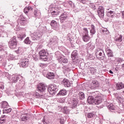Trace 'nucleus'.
<instances>
[{
    "instance_id": "14",
    "label": "nucleus",
    "mask_w": 124,
    "mask_h": 124,
    "mask_svg": "<svg viewBox=\"0 0 124 124\" xmlns=\"http://www.w3.org/2000/svg\"><path fill=\"white\" fill-rule=\"evenodd\" d=\"M50 25L52 27L53 30L57 31V30H59V28H60V25L59 23H58L56 21L52 20L50 23Z\"/></svg>"
},
{
    "instance_id": "48",
    "label": "nucleus",
    "mask_w": 124,
    "mask_h": 124,
    "mask_svg": "<svg viewBox=\"0 0 124 124\" xmlns=\"http://www.w3.org/2000/svg\"><path fill=\"white\" fill-rule=\"evenodd\" d=\"M117 98L118 100L119 101V102H120V103H122L123 100H124V98L121 97L120 96H118Z\"/></svg>"
},
{
    "instance_id": "27",
    "label": "nucleus",
    "mask_w": 124,
    "mask_h": 124,
    "mask_svg": "<svg viewBox=\"0 0 124 124\" xmlns=\"http://www.w3.org/2000/svg\"><path fill=\"white\" fill-rule=\"evenodd\" d=\"M46 77L48 79H54L55 78V75L53 73L49 72L46 75Z\"/></svg>"
},
{
    "instance_id": "17",
    "label": "nucleus",
    "mask_w": 124,
    "mask_h": 124,
    "mask_svg": "<svg viewBox=\"0 0 124 124\" xmlns=\"http://www.w3.org/2000/svg\"><path fill=\"white\" fill-rule=\"evenodd\" d=\"M78 102L76 100H73L71 104L70 103H68V105H69V107L70 108H72V109H74L76 108L77 107V104Z\"/></svg>"
},
{
    "instance_id": "52",
    "label": "nucleus",
    "mask_w": 124,
    "mask_h": 124,
    "mask_svg": "<svg viewBox=\"0 0 124 124\" xmlns=\"http://www.w3.org/2000/svg\"><path fill=\"white\" fill-rule=\"evenodd\" d=\"M90 7L93 9V10H96V7L95 6V5H94L93 3H92L90 4Z\"/></svg>"
},
{
    "instance_id": "2",
    "label": "nucleus",
    "mask_w": 124,
    "mask_h": 124,
    "mask_svg": "<svg viewBox=\"0 0 124 124\" xmlns=\"http://www.w3.org/2000/svg\"><path fill=\"white\" fill-rule=\"evenodd\" d=\"M55 58L57 59L60 63H67L68 60L67 59L60 51H56L55 52Z\"/></svg>"
},
{
    "instance_id": "25",
    "label": "nucleus",
    "mask_w": 124,
    "mask_h": 124,
    "mask_svg": "<svg viewBox=\"0 0 124 124\" xmlns=\"http://www.w3.org/2000/svg\"><path fill=\"white\" fill-rule=\"evenodd\" d=\"M33 14L34 17H37V18H40V17H41V13H40V11L37 10H34Z\"/></svg>"
},
{
    "instance_id": "55",
    "label": "nucleus",
    "mask_w": 124,
    "mask_h": 124,
    "mask_svg": "<svg viewBox=\"0 0 124 124\" xmlns=\"http://www.w3.org/2000/svg\"><path fill=\"white\" fill-rule=\"evenodd\" d=\"M4 89V85L1 83L0 82V89L3 90Z\"/></svg>"
},
{
    "instance_id": "15",
    "label": "nucleus",
    "mask_w": 124,
    "mask_h": 124,
    "mask_svg": "<svg viewBox=\"0 0 124 124\" xmlns=\"http://www.w3.org/2000/svg\"><path fill=\"white\" fill-rule=\"evenodd\" d=\"M33 8L31 6H28V7H25L24 9V12L26 15H31V12H32V10Z\"/></svg>"
},
{
    "instance_id": "30",
    "label": "nucleus",
    "mask_w": 124,
    "mask_h": 124,
    "mask_svg": "<svg viewBox=\"0 0 124 124\" xmlns=\"http://www.w3.org/2000/svg\"><path fill=\"white\" fill-rule=\"evenodd\" d=\"M107 15L108 17H111V18L114 17L115 16V12L110 11L107 13Z\"/></svg>"
},
{
    "instance_id": "50",
    "label": "nucleus",
    "mask_w": 124,
    "mask_h": 124,
    "mask_svg": "<svg viewBox=\"0 0 124 124\" xmlns=\"http://www.w3.org/2000/svg\"><path fill=\"white\" fill-rule=\"evenodd\" d=\"M55 10V7H54V5L53 4H51L50 6H49V11H52V10Z\"/></svg>"
},
{
    "instance_id": "60",
    "label": "nucleus",
    "mask_w": 124,
    "mask_h": 124,
    "mask_svg": "<svg viewBox=\"0 0 124 124\" xmlns=\"http://www.w3.org/2000/svg\"><path fill=\"white\" fill-rule=\"evenodd\" d=\"M1 51H4L3 49V47L1 46H0V52Z\"/></svg>"
},
{
    "instance_id": "8",
    "label": "nucleus",
    "mask_w": 124,
    "mask_h": 124,
    "mask_svg": "<svg viewBox=\"0 0 124 124\" xmlns=\"http://www.w3.org/2000/svg\"><path fill=\"white\" fill-rule=\"evenodd\" d=\"M59 41V39L57 36H54L51 37L48 41V45L51 47H53V46H55Z\"/></svg>"
},
{
    "instance_id": "61",
    "label": "nucleus",
    "mask_w": 124,
    "mask_h": 124,
    "mask_svg": "<svg viewBox=\"0 0 124 124\" xmlns=\"http://www.w3.org/2000/svg\"><path fill=\"white\" fill-rule=\"evenodd\" d=\"M121 103H122L123 106L124 107V100L122 101V102Z\"/></svg>"
},
{
    "instance_id": "58",
    "label": "nucleus",
    "mask_w": 124,
    "mask_h": 124,
    "mask_svg": "<svg viewBox=\"0 0 124 124\" xmlns=\"http://www.w3.org/2000/svg\"><path fill=\"white\" fill-rule=\"evenodd\" d=\"M17 51L19 53H21V52H22L23 51V49H22V47H18Z\"/></svg>"
},
{
    "instance_id": "59",
    "label": "nucleus",
    "mask_w": 124,
    "mask_h": 124,
    "mask_svg": "<svg viewBox=\"0 0 124 124\" xmlns=\"http://www.w3.org/2000/svg\"><path fill=\"white\" fill-rule=\"evenodd\" d=\"M80 2L85 4L86 3V0H79Z\"/></svg>"
},
{
    "instance_id": "26",
    "label": "nucleus",
    "mask_w": 124,
    "mask_h": 124,
    "mask_svg": "<svg viewBox=\"0 0 124 124\" xmlns=\"http://www.w3.org/2000/svg\"><path fill=\"white\" fill-rule=\"evenodd\" d=\"M7 119H8V117L5 115L2 116L0 118V124H3V123H5L6 121H7Z\"/></svg>"
},
{
    "instance_id": "7",
    "label": "nucleus",
    "mask_w": 124,
    "mask_h": 124,
    "mask_svg": "<svg viewBox=\"0 0 124 124\" xmlns=\"http://www.w3.org/2000/svg\"><path fill=\"white\" fill-rule=\"evenodd\" d=\"M31 36L32 40H38L42 36V32L37 31L31 33Z\"/></svg>"
},
{
    "instance_id": "12",
    "label": "nucleus",
    "mask_w": 124,
    "mask_h": 124,
    "mask_svg": "<svg viewBox=\"0 0 124 124\" xmlns=\"http://www.w3.org/2000/svg\"><path fill=\"white\" fill-rule=\"evenodd\" d=\"M97 13L100 18H103L104 17V8H103V6H100L98 8Z\"/></svg>"
},
{
    "instance_id": "29",
    "label": "nucleus",
    "mask_w": 124,
    "mask_h": 124,
    "mask_svg": "<svg viewBox=\"0 0 124 124\" xmlns=\"http://www.w3.org/2000/svg\"><path fill=\"white\" fill-rule=\"evenodd\" d=\"M82 39L83 41H84V42H88V41L90 40V36H89V35H87L86 34H83Z\"/></svg>"
},
{
    "instance_id": "41",
    "label": "nucleus",
    "mask_w": 124,
    "mask_h": 124,
    "mask_svg": "<svg viewBox=\"0 0 124 124\" xmlns=\"http://www.w3.org/2000/svg\"><path fill=\"white\" fill-rule=\"evenodd\" d=\"M108 108L109 110H112L114 111L115 110V106L113 105V104H110L108 106Z\"/></svg>"
},
{
    "instance_id": "1",
    "label": "nucleus",
    "mask_w": 124,
    "mask_h": 124,
    "mask_svg": "<svg viewBox=\"0 0 124 124\" xmlns=\"http://www.w3.org/2000/svg\"><path fill=\"white\" fill-rule=\"evenodd\" d=\"M91 95L94 96L95 99V104L98 105L102 103V101L104 99H106V96L101 94L99 92L96 91L95 92H92Z\"/></svg>"
},
{
    "instance_id": "35",
    "label": "nucleus",
    "mask_w": 124,
    "mask_h": 124,
    "mask_svg": "<svg viewBox=\"0 0 124 124\" xmlns=\"http://www.w3.org/2000/svg\"><path fill=\"white\" fill-rule=\"evenodd\" d=\"M119 37L117 38H116L114 39V41L115 43H118V42H121V41H123V39H122V35H118Z\"/></svg>"
},
{
    "instance_id": "10",
    "label": "nucleus",
    "mask_w": 124,
    "mask_h": 124,
    "mask_svg": "<svg viewBox=\"0 0 124 124\" xmlns=\"http://www.w3.org/2000/svg\"><path fill=\"white\" fill-rule=\"evenodd\" d=\"M60 19L61 23H64L66 22L68 19V13L66 12L62 13L60 16Z\"/></svg>"
},
{
    "instance_id": "23",
    "label": "nucleus",
    "mask_w": 124,
    "mask_h": 124,
    "mask_svg": "<svg viewBox=\"0 0 124 124\" xmlns=\"http://www.w3.org/2000/svg\"><path fill=\"white\" fill-rule=\"evenodd\" d=\"M20 79V77L17 76H13L11 78V81L13 83H17L18 80Z\"/></svg>"
},
{
    "instance_id": "51",
    "label": "nucleus",
    "mask_w": 124,
    "mask_h": 124,
    "mask_svg": "<svg viewBox=\"0 0 124 124\" xmlns=\"http://www.w3.org/2000/svg\"><path fill=\"white\" fill-rule=\"evenodd\" d=\"M83 31H84V32H83V34H87V35H89V31H88V29L87 28H84L83 29Z\"/></svg>"
},
{
    "instance_id": "37",
    "label": "nucleus",
    "mask_w": 124,
    "mask_h": 124,
    "mask_svg": "<svg viewBox=\"0 0 124 124\" xmlns=\"http://www.w3.org/2000/svg\"><path fill=\"white\" fill-rule=\"evenodd\" d=\"M58 94H60L61 95H65V94H66V90L65 89L61 90Z\"/></svg>"
},
{
    "instance_id": "9",
    "label": "nucleus",
    "mask_w": 124,
    "mask_h": 124,
    "mask_svg": "<svg viewBox=\"0 0 124 124\" xmlns=\"http://www.w3.org/2000/svg\"><path fill=\"white\" fill-rule=\"evenodd\" d=\"M29 59L27 58H22L21 60V62L20 63V66L23 67V68H26L29 66Z\"/></svg>"
},
{
    "instance_id": "64",
    "label": "nucleus",
    "mask_w": 124,
    "mask_h": 124,
    "mask_svg": "<svg viewBox=\"0 0 124 124\" xmlns=\"http://www.w3.org/2000/svg\"><path fill=\"white\" fill-rule=\"evenodd\" d=\"M123 93H124V91L123 92Z\"/></svg>"
},
{
    "instance_id": "44",
    "label": "nucleus",
    "mask_w": 124,
    "mask_h": 124,
    "mask_svg": "<svg viewBox=\"0 0 124 124\" xmlns=\"http://www.w3.org/2000/svg\"><path fill=\"white\" fill-rule=\"evenodd\" d=\"M20 119H21V121H27L28 117L26 115H22L20 116Z\"/></svg>"
},
{
    "instance_id": "11",
    "label": "nucleus",
    "mask_w": 124,
    "mask_h": 124,
    "mask_svg": "<svg viewBox=\"0 0 124 124\" xmlns=\"http://www.w3.org/2000/svg\"><path fill=\"white\" fill-rule=\"evenodd\" d=\"M46 89H47L46 85L41 83L38 85L37 88V90L39 93H44L46 91Z\"/></svg>"
},
{
    "instance_id": "43",
    "label": "nucleus",
    "mask_w": 124,
    "mask_h": 124,
    "mask_svg": "<svg viewBox=\"0 0 124 124\" xmlns=\"http://www.w3.org/2000/svg\"><path fill=\"white\" fill-rule=\"evenodd\" d=\"M69 109H68V108H67V107H64V111H63V113L64 114H69Z\"/></svg>"
},
{
    "instance_id": "31",
    "label": "nucleus",
    "mask_w": 124,
    "mask_h": 124,
    "mask_svg": "<svg viewBox=\"0 0 124 124\" xmlns=\"http://www.w3.org/2000/svg\"><path fill=\"white\" fill-rule=\"evenodd\" d=\"M114 62L115 64H119L121 63V62H124V59H123V58H116Z\"/></svg>"
},
{
    "instance_id": "22",
    "label": "nucleus",
    "mask_w": 124,
    "mask_h": 124,
    "mask_svg": "<svg viewBox=\"0 0 124 124\" xmlns=\"http://www.w3.org/2000/svg\"><path fill=\"white\" fill-rule=\"evenodd\" d=\"M124 84H123L122 82H119L116 84V90H122V89H124Z\"/></svg>"
},
{
    "instance_id": "33",
    "label": "nucleus",
    "mask_w": 124,
    "mask_h": 124,
    "mask_svg": "<svg viewBox=\"0 0 124 124\" xmlns=\"http://www.w3.org/2000/svg\"><path fill=\"white\" fill-rule=\"evenodd\" d=\"M62 68L63 69V73L70 71V68H69L67 66H63Z\"/></svg>"
},
{
    "instance_id": "53",
    "label": "nucleus",
    "mask_w": 124,
    "mask_h": 124,
    "mask_svg": "<svg viewBox=\"0 0 124 124\" xmlns=\"http://www.w3.org/2000/svg\"><path fill=\"white\" fill-rule=\"evenodd\" d=\"M39 66H40V67H42V68H44V67H47V64L41 63L39 64Z\"/></svg>"
},
{
    "instance_id": "36",
    "label": "nucleus",
    "mask_w": 124,
    "mask_h": 124,
    "mask_svg": "<svg viewBox=\"0 0 124 124\" xmlns=\"http://www.w3.org/2000/svg\"><path fill=\"white\" fill-rule=\"evenodd\" d=\"M25 37H26V34L24 33H21L17 35V38H19L20 41L23 40Z\"/></svg>"
},
{
    "instance_id": "49",
    "label": "nucleus",
    "mask_w": 124,
    "mask_h": 124,
    "mask_svg": "<svg viewBox=\"0 0 124 124\" xmlns=\"http://www.w3.org/2000/svg\"><path fill=\"white\" fill-rule=\"evenodd\" d=\"M102 32L104 33V34H109V31L107 30V29H105L102 30Z\"/></svg>"
},
{
    "instance_id": "42",
    "label": "nucleus",
    "mask_w": 124,
    "mask_h": 124,
    "mask_svg": "<svg viewBox=\"0 0 124 124\" xmlns=\"http://www.w3.org/2000/svg\"><path fill=\"white\" fill-rule=\"evenodd\" d=\"M68 4L72 7V8H75V4L72 1L69 0L67 1Z\"/></svg>"
},
{
    "instance_id": "5",
    "label": "nucleus",
    "mask_w": 124,
    "mask_h": 124,
    "mask_svg": "<svg viewBox=\"0 0 124 124\" xmlns=\"http://www.w3.org/2000/svg\"><path fill=\"white\" fill-rule=\"evenodd\" d=\"M58 90H59V88H58V87L55 84L50 85L48 86V87L47 88V91L48 93L51 95H53L54 93H57Z\"/></svg>"
},
{
    "instance_id": "47",
    "label": "nucleus",
    "mask_w": 124,
    "mask_h": 124,
    "mask_svg": "<svg viewBox=\"0 0 124 124\" xmlns=\"http://www.w3.org/2000/svg\"><path fill=\"white\" fill-rule=\"evenodd\" d=\"M87 57H88V59H89V60H94V56H93V55H92V54H88V55H87Z\"/></svg>"
},
{
    "instance_id": "54",
    "label": "nucleus",
    "mask_w": 124,
    "mask_h": 124,
    "mask_svg": "<svg viewBox=\"0 0 124 124\" xmlns=\"http://www.w3.org/2000/svg\"><path fill=\"white\" fill-rule=\"evenodd\" d=\"M34 95L35 97H36L37 98H38L39 97H40V95L37 92H35L34 93Z\"/></svg>"
},
{
    "instance_id": "45",
    "label": "nucleus",
    "mask_w": 124,
    "mask_h": 124,
    "mask_svg": "<svg viewBox=\"0 0 124 124\" xmlns=\"http://www.w3.org/2000/svg\"><path fill=\"white\" fill-rule=\"evenodd\" d=\"M24 43L25 44H31V41L30 40V38L28 37L25 39V40L24 41Z\"/></svg>"
},
{
    "instance_id": "28",
    "label": "nucleus",
    "mask_w": 124,
    "mask_h": 124,
    "mask_svg": "<svg viewBox=\"0 0 124 124\" xmlns=\"http://www.w3.org/2000/svg\"><path fill=\"white\" fill-rule=\"evenodd\" d=\"M87 67L90 69V71L92 74H94V73H96V69L95 68L91 66H88Z\"/></svg>"
},
{
    "instance_id": "18",
    "label": "nucleus",
    "mask_w": 124,
    "mask_h": 124,
    "mask_svg": "<svg viewBox=\"0 0 124 124\" xmlns=\"http://www.w3.org/2000/svg\"><path fill=\"white\" fill-rule=\"evenodd\" d=\"M62 84L64 87H66V88H69L70 86H71V84L70 83V82L69 80L66 78H64L62 81Z\"/></svg>"
},
{
    "instance_id": "40",
    "label": "nucleus",
    "mask_w": 124,
    "mask_h": 124,
    "mask_svg": "<svg viewBox=\"0 0 124 124\" xmlns=\"http://www.w3.org/2000/svg\"><path fill=\"white\" fill-rule=\"evenodd\" d=\"M87 48H90L91 50L94 49V46H93L92 43L90 42L87 44Z\"/></svg>"
},
{
    "instance_id": "57",
    "label": "nucleus",
    "mask_w": 124,
    "mask_h": 124,
    "mask_svg": "<svg viewBox=\"0 0 124 124\" xmlns=\"http://www.w3.org/2000/svg\"><path fill=\"white\" fill-rule=\"evenodd\" d=\"M42 122H43V123L44 124H48V122H47V121H46V120H45V118H43Z\"/></svg>"
},
{
    "instance_id": "38",
    "label": "nucleus",
    "mask_w": 124,
    "mask_h": 124,
    "mask_svg": "<svg viewBox=\"0 0 124 124\" xmlns=\"http://www.w3.org/2000/svg\"><path fill=\"white\" fill-rule=\"evenodd\" d=\"M12 111V108H5L3 110V113H5L6 114H8V113H10Z\"/></svg>"
},
{
    "instance_id": "24",
    "label": "nucleus",
    "mask_w": 124,
    "mask_h": 124,
    "mask_svg": "<svg viewBox=\"0 0 124 124\" xmlns=\"http://www.w3.org/2000/svg\"><path fill=\"white\" fill-rule=\"evenodd\" d=\"M71 58L73 60H75L77 58H78V52L77 50H74L71 54Z\"/></svg>"
},
{
    "instance_id": "63",
    "label": "nucleus",
    "mask_w": 124,
    "mask_h": 124,
    "mask_svg": "<svg viewBox=\"0 0 124 124\" xmlns=\"http://www.w3.org/2000/svg\"><path fill=\"white\" fill-rule=\"evenodd\" d=\"M100 108H103V106H100L99 107Z\"/></svg>"
},
{
    "instance_id": "13",
    "label": "nucleus",
    "mask_w": 124,
    "mask_h": 124,
    "mask_svg": "<svg viewBox=\"0 0 124 124\" xmlns=\"http://www.w3.org/2000/svg\"><path fill=\"white\" fill-rule=\"evenodd\" d=\"M61 10L58 8L55 10L52 9V11H50L51 12H49V13L51 15L52 17H56V16H58V14L61 13Z\"/></svg>"
},
{
    "instance_id": "16",
    "label": "nucleus",
    "mask_w": 124,
    "mask_h": 124,
    "mask_svg": "<svg viewBox=\"0 0 124 124\" xmlns=\"http://www.w3.org/2000/svg\"><path fill=\"white\" fill-rule=\"evenodd\" d=\"M18 23L21 25V26H25V25H27V20L24 16H21L19 19Z\"/></svg>"
},
{
    "instance_id": "4",
    "label": "nucleus",
    "mask_w": 124,
    "mask_h": 124,
    "mask_svg": "<svg viewBox=\"0 0 124 124\" xmlns=\"http://www.w3.org/2000/svg\"><path fill=\"white\" fill-rule=\"evenodd\" d=\"M96 57L98 58L99 60H104L105 58V54L104 51L101 48H97L95 51Z\"/></svg>"
},
{
    "instance_id": "62",
    "label": "nucleus",
    "mask_w": 124,
    "mask_h": 124,
    "mask_svg": "<svg viewBox=\"0 0 124 124\" xmlns=\"http://www.w3.org/2000/svg\"><path fill=\"white\" fill-rule=\"evenodd\" d=\"M109 73H110V74H113V71H112L111 70H110Z\"/></svg>"
},
{
    "instance_id": "32",
    "label": "nucleus",
    "mask_w": 124,
    "mask_h": 124,
    "mask_svg": "<svg viewBox=\"0 0 124 124\" xmlns=\"http://www.w3.org/2000/svg\"><path fill=\"white\" fill-rule=\"evenodd\" d=\"M90 33L91 35H93L94 33H95V28L94 27V25L93 24L91 25V29L90 30Z\"/></svg>"
},
{
    "instance_id": "21",
    "label": "nucleus",
    "mask_w": 124,
    "mask_h": 124,
    "mask_svg": "<svg viewBox=\"0 0 124 124\" xmlns=\"http://www.w3.org/2000/svg\"><path fill=\"white\" fill-rule=\"evenodd\" d=\"M106 52L108 58H113V57H114L113 52L111 50V49H109V48H107Z\"/></svg>"
},
{
    "instance_id": "19",
    "label": "nucleus",
    "mask_w": 124,
    "mask_h": 124,
    "mask_svg": "<svg viewBox=\"0 0 124 124\" xmlns=\"http://www.w3.org/2000/svg\"><path fill=\"white\" fill-rule=\"evenodd\" d=\"M89 96L88 98L87 101L89 104H95V99L94 96L92 95Z\"/></svg>"
},
{
    "instance_id": "46",
    "label": "nucleus",
    "mask_w": 124,
    "mask_h": 124,
    "mask_svg": "<svg viewBox=\"0 0 124 124\" xmlns=\"http://www.w3.org/2000/svg\"><path fill=\"white\" fill-rule=\"evenodd\" d=\"M95 115L93 112L89 113L87 114V118H89V119H91V118H93L94 117Z\"/></svg>"
},
{
    "instance_id": "56",
    "label": "nucleus",
    "mask_w": 124,
    "mask_h": 124,
    "mask_svg": "<svg viewBox=\"0 0 124 124\" xmlns=\"http://www.w3.org/2000/svg\"><path fill=\"white\" fill-rule=\"evenodd\" d=\"M59 122L60 124H64V120L62 118H61L59 120Z\"/></svg>"
},
{
    "instance_id": "34",
    "label": "nucleus",
    "mask_w": 124,
    "mask_h": 124,
    "mask_svg": "<svg viewBox=\"0 0 124 124\" xmlns=\"http://www.w3.org/2000/svg\"><path fill=\"white\" fill-rule=\"evenodd\" d=\"M1 105L2 108L5 109V108H7V106H8V103L6 101H3L1 103Z\"/></svg>"
},
{
    "instance_id": "20",
    "label": "nucleus",
    "mask_w": 124,
    "mask_h": 124,
    "mask_svg": "<svg viewBox=\"0 0 124 124\" xmlns=\"http://www.w3.org/2000/svg\"><path fill=\"white\" fill-rule=\"evenodd\" d=\"M98 87V81L97 80H93L91 84V89H96Z\"/></svg>"
},
{
    "instance_id": "3",
    "label": "nucleus",
    "mask_w": 124,
    "mask_h": 124,
    "mask_svg": "<svg viewBox=\"0 0 124 124\" xmlns=\"http://www.w3.org/2000/svg\"><path fill=\"white\" fill-rule=\"evenodd\" d=\"M8 44L10 49H15L18 44V41H17L16 36L12 37L9 42Z\"/></svg>"
},
{
    "instance_id": "6",
    "label": "nucleus",
    "mask_w": 124,
    "mask_h": 124,
    "mask_svg": "<svg viewBox=\"0 0 124 124\" xmlns=\"http://www.w3.org/2000/svg\"><path fill=\"white\" fill-rule=\"evenodd\" d=\"M39 55L40 56V59L44 62H47L48 61V56L49 54L45 50H42L40 51Z\"/></svg>"
},
{
    "instance_id": "39",
    "label": "nucleus",
    "mask_w": 124,
    "mask_h": 124,
    "mask_svg": "<svg viewBox=\"0 0 124 124\" xmlns=\"http://www.w3.org/2000/svg\"><path fill=\"white\" fill-rule=\"evenodd\" d=\"M79 97L80 99H84L85 98V94L83 92H80L78 93Z\"/></svg>"
}]
</instances>
